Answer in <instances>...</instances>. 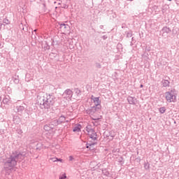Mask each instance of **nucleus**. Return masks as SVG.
Masks as SVG:
<instances>
[{"label":"nucleus","mask_w":179,"mask_h":179,"mask_svg":"<svg viewBox=\"0 0 179 179\" xmlns=\"http://www.w3.org/2000/svg\"><path fill=\"white\" fill-rule=\"evenodd\" d=\"M25 157L26 154L24 152L17 150L13 151L3 160V169L13 170V168L17 166V163H22Z\"/></svg>","instance_id":"nucleus-1"},{"label":"nucleus","mask_w":179,"mask_h":179,"mask_svg":"<svg viewBox=\"0 0 179 179\" xmlns=\"http://www.w3.org/2000/svg\"><path fill=\"white\" fill-rule=\"evenodd\" d=\"M25 157L26 154L24 152L17 150L13 151L3 160V169L13 170V168L17 166V163H22Z\"/></svg>","instance_id":"nucleus-2"},{"label":"nucleus","mask_w":179,"mask_h":179,"mask_svg":"<svg viewBox=\"0 0 179 179\" xmlns=\"http://www.w3.org/2000/svg\"><path fill=\"white\" fill-rule=\"evenodd\" d=\"M38 103L40 104L41 108H45L48 110V108H51L54 104H55V101H57V98L54 93L51 94H43V95H38L37 96Z\"/></svg>","instance_id":"nucleus-3"},{"label":"nucleus","mask_w":179,"mask_h":179,"mask_svg":"<svg viewBox=\"0 0 179 179\" xmlns=\"http://www.w3.org/2000/svg\"><path fill=\"white\" fill-rule=\"evenodd\" d=\"M175 90H171L165 93L166 101H168V103H174L176 101L177 96H176V94H174Z\"/></svg>","instance_id":"nucleus-4"},{"label":"nucleus","mask_w":179,"mask_h":179,"mask_svg":"<svg viewBox=\"0 0 179 179\" xmlns=\"http://www.w3.org/2000/svg\"><path fill=\"white\" fill-rule=\"evenodd\" d=\"M58 121L57 120H52L50 123L45 124L44 126L45 131H51V129H54L55 127H58Z\"/></svg>","instance_id":"nucleus-5"},{"label":"nucleus","mask_w":179,"mask_h":179,"mask_svg":"<svg viewBox=\"0 0 179 179\" xmlns=\"http://www.w3.org/2000/svg\"><path fill=\"white\" fill-rule=\"evenodd\" d=\"M100 106L97 107L94 106L87 109L86 113L89 115H94V114H96V113H97V111H100Z\"/></svg>","instance_id":"nucleus-6"},{"label":"nucleus","mask_w":179,"mask_h":179,"mask_svg":"<svg viewBox=\"0 0 179 179\" xmlns=\"http://www.w3.org/2000/svg\"><path fill=\"white\" fill-rule=\"evenodd\" d=\"M64 99L66 100H71L72 99V96H73V92L71 90V89H67L64 91L62 94Z\"/></svg>","instance_id":"nucleus-7"},{"label":"nucleus","mask_w":179,"mask_h":179,"mask_svg":"<svg viewBox=\"0 0 179 179\" xmlns=\"http://www.w3.org/2000/svg\"><path fill=\"white\" fill-rule=\"evenodd\" d=\"M27 111L26 106H17L15 107V113H17L18 115H22L23 113Z\"/></svg>","instance_id":"nucleus-8"},{"label":"nucleus","mask_w":179,"mask_h":179,"mask_svg":"<svg viewBox=\"0 0 179 179\" xmlns=\"http://www.w3.org/2000/svg\"><path fill=\"white\" fill-rule=\"evenodd\" d=\"M92 100H93L94 103V106L95 107H99V108H101V101H100V99L99 97H94V96H92Z\"/></svg>","instance_id":"nucleus-9"},{"label":"nucleus","mask_w":179,"mask_h":179,"mask_svg":"<svg viewBox=\"0 0 179 179\" xmlns=\"http://www.w3.org/2000/svg\"><path fill=\"white\" fill-rule=\"evenodd\" d=\"M162 31L163 37H166V36H167V34H169V33H171V29L169 27H164L162 28Z\"/></svg>","instance_id":"nucleus-10"},{"label":"nucleus","mask_w":179,"mask_h":179,"mask_svg":"<svg viewBox=\"0 0 179 179\" xmlns=\"http://www.w3.org/2000/svg\"><path fill=\"white\" fill-rule=\"evenodd\" d=\"M127 101L129 104H131L133 106H135V104H136V99L135 98V96H128Z\"/></svg>","instance_id":"nucleus-11"},{"label":"nucleus","mask_w":179,"mask_h":179,"mask_svg":"<svg viewBox=\"0 0 179 179\" xmlns=\"http://www.w3.org/2000/svg\"><path fill=\"white\" fill-rule=\"evenodd\" d=\"M95 145H97V143H96V142L93 143V142L89 141L86 144V148L90 149V150H93V149H94V148H93V146H94Z\"/></svg>","instance_id":"nucleus-12"},{"label":"nucleus","mask_w":179,"mask_h":179,"mask_svg":"<svg viewBox=\"0 0 179 179\" xmlns=\"http://www.w3.org/2000/svg\"><path fill=\"white\" fill-rule=\"evenodd\" d=\"M161 85L162 87H170V81L166 79H163L161 81Z\"/></svg>","instance_id":"nucleus-13"},{"label":"nucleus","mask_w":179,"mask_h":179,"mask_svg":"<svg viewBox=\"0 0 179 179\" xmlns=\"http://www.w3.org/2000/svg\"><path fill=\"white\" fill-rule=\"evenodd\" d=\"M90 139H92V141H97V133H96L95 131H94L92 133L88 134Z\"/></svg>","instance_id":"nucleus-14"},{"label":"nucleus","mask_w":179,"mask_h":179,"mask_svg":"<svg viewBox=\"0 0 179 179\" xmlns=\"http://www.w3.org/2000/svg\"><path fill=\"white\" fill-rule=\"evenodd\" d=\"M59 29H61V30H63L64 31H65L66 30H69L70 27H69V25L66 24H60Z\"/></svg>","instance_id":"nucleus-15"},{"label":"nucleus","mask_w":179,"mask_h":179,"mask_svg":"<svg viewBox=\"0 0 179 179\" xmlns=\"http://www.w3.org/2000/svg\"><path fill=\"white\" fill-rule=\"evenodd\" d=\"M65 120H66L65 116L64 115L60 116L59 119L57 120L58 125H60V124H62V122H65Z\"/></svg>","instance_id":"nucleus-16"},{"label":"nucleus","mask_w":179,"mask_h":179,"mask_svg":"<svg viewBox=\"0 0 179 179\" xmlns=\"http://www.w3.org/2000/svg\"><path fill=\"white\" fill-rule=\"evenodd\" d=\"M12 80L15 85H18L19 82H20V80L19 79V76H14L12 77Z\"/></svg>","instance_id":"nucleus-17"},{"label":"nucleus","mask_w":179,"mask_h":179,"mask_svg":"<svg viewBox=\"0 0 179 179\" xmlns=\"http://www.w3.org/2000/svg\"><path fill=\"white\" fill-rule=\"evenodd\" d=\"M80 128H82V125L78 124V126H76L73 129V132H80Z\"/></svg>","instance_id":"nucleus-18"},{"label":"nucleus","mask_w":179,"mask_h":179,"mask_svg":"<svg viewBox=\"0 0 179 179\" xmlns=\"http://www.w3.org/2000/svg\"><path fill=\"white\" fill-rule=\"evenodd\" d=\"M9 101H10L9 96H7L3 98V104H8V103H9Z\"/></svg>","instance_id":"nucleus-19"},{"label":"nucleus","mask_w":179,"mask_h":179,"mask_svg":"<svg viewBox=\"0 0 179 179\" xmlns=\"http://www.w3.org/2000/svg\"><path fill=\"white\" fill-rule=\"evenodd\" d=\"M13 121L15 124H19L20 122V118L18 116H14Z\"/></svg>","instance_id":"nucleus-20"},{"label":"nucleus","mask_w":179,"mask_h":179,"mask_svg":"<svg viewBox=\"0 0 179 179\" xmlns=\"http://www.w3.org/2000/svg\"><path fill=\"white\" fill-rule=\"evenodd\" d=\"M159 111L161 114H164L166 113V107L163 106L159 108Z\"/></svg>","instance_id":"nucleus-21"},{"label":"nucleus","mask_w":179,"mask_h":179,"mask_svg":"<svg viewBox=\"0 0 179 179\" xmlns=\"http://www.w3.org/2000/svg\"><path fill=\"white\" fill-rule=\"evenodd\" d=\"M86 131L88 132V134H92V132H93L94 129L90 128L89 126H87Z\"/></svg>","instance_id":"nucleus-22"},{"label":"nucleus","mask_w":179,"mask_h":179,"mask_svg":"<svg viewBox=\"0 0 179 179\" xmlns=\"http://www.w3.org/2000/svg\"><path fill=\"white\" fill-rule=\"evenodd\" d=\"M74 92L76 94H77V96H80L81 94L80 93H82L80 90H79V88H75Z\"/></svg>","instance_id":"nucleus-23"},{"label":"nucleus","mask_w":179,"mask_h":179,"mask_svg":"<svg viewBox=\"0 0 179 179\" xmlns=\"http://www.w3.org/2000/svg\"><path fill=\"white\" fill-rule=\"evenodd\" d=\"M36 31H37V29H35L34 32H32V35H31L32 40H36L37 38V37L36 36Z\"/></svg>","instance_id":"nucleus-24"},{"label":"nucleus","mask_w":179,"mask_h":179,"mask_svg":"<svg viewBox=\"0 0 179 179\" xmlns=\"http://www.w3.org/2000/svg\"><path fill=\"white\" fill-rule=\"evenodd\" d=\"M150 166V164H149V162L144 163V168L145 169V170H149Z\"/></svg>","instance_id":"nucleus-25"},{"label":"nucleus","mask_w":179,"mask_h":179,"mask_svg":"<svg viewBox=\"0 0 179 179\" xmlns=\"http://www.w3.org/2000/svg\"><path fill=\"white\" fill-rule=\"evenodd\" d=\"M127 38H129L132 37V31H129V32H126Z\"/></svg>","instance_id":"nucleus-26"},{"label":"nucleus","mask_w":179,"mask_h":179,"mask_svg":"<svg viewBox=\"0 0 179 179\" xmlns=\"http://www.w3.org/2000/svg\"><path fill=\"white\" fill-rule=\"evenodd\" d=\"M3 23H4L5 24H9L10 23V21H9V20L5 18L3 20Z\"/></svg>","instance_id":"nucleus-27"},{"label":"nucleus","mask_w":179,"mask_h":179,"mask_svg":"<svg viewBox=\"0 0 179 179\" xmlns=\"http://www.w3.org/2000/svg\"><path fill=\"white\" fill-rule=\"evenodd\" d=\"M52 162H62V159H58V158H52Z\"/></svg>","instance_id":"nucleus-28"},{"label":"nucleus","mask_w":179,"mask_h":179,"mask_svg":"<svg viewBox=\"0 0 179 179\" xmlns=\"http://www.w3.org/2000/svg\"><path fill=\"white\" fill-rule=\"evenodd\" d=\"M59 179H66V174H62L59 176Z\"/></svg>","instance_id":"nucleus-29"},{"label":"nucleus","mask_w":179,"mask_h":179,"mask_svg":"<svg viewBox=\"0 0 179 179\" xmlns=\"http://www.w3.org/2000/svg\"><path fill=\"white\" fill-rule=\"evenodd\" d=\"M96 68H98V69H101V64L100 63H96Z\"/></svg>","instance_id":"nucleus-30"},{"label":"nucleus","mask_w":179,"mask_h":179,"mask_svg":"<svg viewBox=\"0 0 179 179\" xmlns=\"http://www.w3.org/2000/svg\"><path fill=\"white\" fill-rule=\"evenodd\" d=\"M118 162H119V163L124 164V158H122V157H121L120 158L118 159Z\"/></svg>","instance_id":"nucleus-31"},{"label":"nucleus","mask_w":179,"mask_h":179,"mask_svg":"<svg viewBox=\"0 0 179 179\" xmlns=\"http://www.w3.org/2000/svg\"><path fill=\"white\" fill-rule=\"evenodd\" d=\"M69 162H72V160H74L75 158H73V156L71 155L69 157Z\"/></svg>","instance_id":"nucleus-32"},{"label":"nucleus","mask_w":179,"mask_h":179,"mask_svg":"<svg viewBox=\"0 0 179 179\" xmlns=\"http://www.w3.org/2000/svg\"><path fill=\"white\" fill-rule=\"evenodd\" d=\"M102 38H103V40H107L108 36L104 35V36H102Z\"/></svg>","instance_id":"nucleus-33"},{"label":"nucleus","mask_w":179,"mask_h":179,"mask_svg":"<svg viewBox=\"0 0 179 179\" xmlns=\"http://www.w3.org/2000/svg\"><path fill=\"white\" fill-rule=\"evenodd\" d=\"M2 24H3L2 22L0 21V30H1V29H2Z\"/></svg>","instance_id":"nucleus-34"},{"label":"nucleus","mask_w":179,"mask_h":179,"mask_svg":"<svg viewBox=\"0 0 179 179\" xmlns=\"http://www.w3.org/2000/svg\"><path fill=\"white\" fill-rule=\"evenodd\" d=\"M104 26L103 25H100L99 28L100 29H103Z\"/></svg>","instance_id":"nucleus-35"},{"label":"nucleus","mask_w":179,"mask_h":179,"mask_svg":"<svg viewBox=\"0 0 179 179\" xmlns=\"http://www.w3.org/2000/svg\"><path fill=\"white\" fill-rule=\"evenodd\" d=\"M64 8V9H67L68 5H65Z\"/></svg>","instance_id":"nucleus-36"},{"label":"nucleus","mask_w":179,"mask_h":179,"mask_svg":"<svg viewBox=\"0 0 179 179\" xmlns=\"http://www.w3.org/2000/svg\"><path fill=\"white\" fill-rule=\"evenodd\" d=\"M0 48H2V43L0 42Z\"/></svg>","instance_id":"nucleus-37"},{"label":"nucleus","mask_w":179,"mask_h":179,"mask_svg":"<svg viewBox=\"0 0 179 179\" xmlns=\"http://www.w3.org/2000/svg\"><path fill=\"white\" fill-rule=\"evenodd\" d=\"M140 87H143V85L141 84V85H140Z\"/></svg>","instance_id":"nucleus-38"},{"label":"nucleus","mask_w":179,"mask_h":179,"mask_svg":"<svg viewBox=\"0 0 179 179\" xmlns=\"http://www.w3.org/2000/svg\"><path fill=\"white\" fill-rule=\"evenodd\" d=\"M132 41H134V37L131 38Z\"/></svg>","instance_id":"nucleus-39"},{"label":"nucleus","mask_w":179,"mask_h":179,"mask_svg":"<svg viewBox=\"0 0 179 179\" xmlns=\"http://www.w3.org/2000/svg\"><path fill=\"white\" fill-rule=\"evenodd\" d=\"M168 1H169V2H171V1H173V0H168Z\"/></svg>","instance_id":"nucleus-40"},{"label":"nucleus","mask_w":179,"mask_h":179,"mask_svg":"<svg viewBox=\"0 0 179 179\" xmlns=\"http://www.w3.org/2000/svg\"><path fill=\"white\" fill-rule=\"evenodd\" d=\"M43 6H45V4L43 3Z\"/></svg>","instance_id":"nucleus-41"},{"label":"nucleus","mask_w":179,"mask_h":179,"mask_svg":"<svg viewBox=\"0 0 179 179\" xmlns=\"http://www.w3.org/2000/svg\"><path fill=\"white\" fill-rule=\"evenodd\" d=\"M131 45H132V43H131Z\"/></svg>","instance_id":"nucleus-42"}]
</instances>
